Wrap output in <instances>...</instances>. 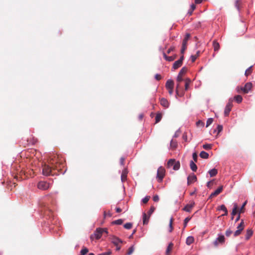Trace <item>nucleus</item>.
<instances>
[{"mask_svg":"<svg viewBox=\"0 0 255 255\" xmlns=\"http://www.w3.org/2000/svg\"><path fill=\"white\" fill-rule=\"evenodd\" d=\"M167 90L168 91V93L170 95H172L173 92V89H167Z\"/></svg>","mask_w":255,"mask_h":255,"instance_id":"69168bd1","label":"nucleus"},{"mask_svg":"<svg viewBox=\"0 0 255 255\" xmlns=\"http://www.w3.org/2000/svg\"><path fill=\"white\" fill-rule=\"evenodd\" d=\"M247 204V201H245L244 204H243L242 206L241 207L240 211H239V214L242 213L244 212V208Z\"/></svg>","mask_w":255,"mask_h":255,"instance_id":"09e8293b","label":"nucleus"},{"mask_svg":"<svg viewBox=\"0 0 255 255\" xmlns=\"http://www.w3.org/2000/svg\"><path fill=\"white\" fill-rule=\"evenodd\" d=\"M197 180L196 176L192 173L190 175H189L187 178V184L190 185L192 183L196 182Z\"/></svg>","mask_w":255,"mask_h":255,"instance_id":"9d476101","label":"nucleus"},{"mask_svg":"<svg viewBox=\"0 0 255 255\" xmlns=\"http://www.w3.org/2000/svg\"><path fill=\"white\" fill-rule=\"evenodd\" d=\"M134 250V249L133 246H131L128 249L127 253V255H131L133 253Z\"/></svg>","mask_w":255,"mask_h":255,"instance_id":"4c0bfd02","label":"nucleus"},{"mask_svg":"<svg viewBox=\"0 0 255 255\" xmlns=\"http://www.w3.org/2000/svg\"><path fill=\"white\" fill-rule=\"evenodd\" d=\"M253 66H251L246 70L245 75L246 77L250 75L253 72Z\"/></svg>","mask_w":255,"mask_h":255,"instance_id":"cd10ccee","label":"nucleus"},{"mask_svg":"<svg viewBox=\"0 0 255 255\" xmlns=\"http://www.w3.org/2000/svg\"><path fill=\"white\" fill-rule=\"evenodd\" d=\"M128 170L127 169H124L122 173L121 180L122 182H125L127 179Z\"/></svg>","mask_w":255,"mask_h":255,"instance_id":"f3484780","label":"nucleus"},{"mask_svg":"<svg viewBox=\"0 0 255 255\" xmlns=\"http://www.w3.org/2000/svg\"><path fill=\"white\" fill-rule=\"evenodd\" d=\"M253 85L251 82L247 83L244 87H241V90L245 94H247L252 88Z\"/></svg>","mask_w":255,"mask_h":255,"instance_id":"1a4fd4ad","label":"nucleus"},{"mask_svg":"<svg viewBox=\"0 0 255 255\" xmlns=\"http://www.w3.org/2000/svg\"><path fill=\"white\" fill-rule=\"evenodd\" d=\"M173 244L172 243H170L168 245V246L166 249V252H165L166 255H170V252H171V251L173 249Z\"/></svg>","mask_w":255,"mask_h":255,"instance_id":"6ab92c4d","label":"nucleus"},{"mask_svg":"<svg viewBox=\"0 0 255 255\" xmlns=\"http://www.w3.org/2000/svg\"><path fill=\"white\" fill-rule=\"evenodd\" d=\"M173 166V169L174 170H178L180 167V163L179 161H176L174 159H170L168 160L167 163V167L170 168Z\"/></svg>","mask_w":255,"mask_h":255,"instance_id":"7ed1b4c3","label":"nucleus"},{"mask_svg":"<svg viewBox=\"0 0 255 255\" xmlns=\"http://www.w3.org/2000/svg\"><path fill=\"white\" fill-rule=\"evenodd\" d=\"M196 8V5L194 3H192L191 5V7H190V9L192 10V11H194V10Z\"/></svg>","mask_w":255,"mask_h":255,"instance_id":"e2e57ef3","label":"nucleus"},{"mask_svg":"<svg viewBox=\"0 0 255 255\" xmlns=\"http://www.w3.org/2000/svg\"><path fill=\"white\" fill-rule=\"evenodd\" d=\"M176 96H178L179 97H182L184 95V93L182 91L181 87L180 88H178V90H177V88L176 87Z\"/></svg>","mask_w":255,"mask_h":255,"instance_id":"c85d7f7f","label":"nucleus"},{"mask_svg":"<svg viewBox=\"0 0 255 255\" xmlns=\"http://www.w3.org/2000/svg\"><path fill=\"white\" fill-rule=\"evenodd\" d=\"M194 241V239L192 236H189L187 237L186 241V243L187 245H190Z\"/></svg>","mask_w":255,"mask_h":255,"instance_id":"393cba45","label":"nucleus"},{"mask_svg":"<svg viewBox=\"0 0 255 255\" xmlns=\"http://www.w3.org/2000/svg\"><path fill=\"white\" fill-rule=\"evenodd\" d=\"M165 87L166 89H173L174 87V82L172 80H168L166 81L165 84Z\"/></svg>","mask_w":255,"mask_h":255,"instance_id":"4468645a","label":"nucleus"},{"mask_svg":"<svg viewBox=\"0 0 255 255\" xmlns=\"http://www.w3.org/2000/svg\"><path fill=\"white\" fill-rule=\"evenodd\" d=\"M165 170L164 168L160 166L158 168L157 173V178L159 182H161L165 176Z\"/></svg>","mask_w":255,"mask_h":255,"instance_id":"423d86ee","label":"nucleus"},{"mask_svg":"<svg viewBox=\"0 0 255 255\" xmlns=\"http://www.w3.org/2000/svg\"><path fill=\"white\" fill-rule=\"evenodd\" d=\"M253 232L251 230H248L246 235V239L248 240L250 237L253 235Z\"/></svg>","mask_w":255,"mask_h":255,"instance_id":"2f4dec72","label":"nucleus"},{"mask_svg":"<svg viewBox=\"0 0 255 255\" xmlns=\"http://www.w3.org/2000/svg\"><path fill=\"white\" fill-rule=\"evenodd\" d=\"M225 242V237L223 235H220L213 242V244L215 247L218 246L219 243L223 244Z\"/></svg>","mask_w":255,"mask_h":255,"instance_id":"f8f14e48","label":"nucleus"},{"mask_svg":"<svg viewBox=\"0 0 255 255\" xmlns=\"http://www.w3.org/2000/svg\"><path fill=\"white\" fill-rule=\"evenodd\" d=\"M88 249L86 248H85L81 251V255H85L88 253Z\"/></svg>","mask_w":255,"mask_h":255,"instance_id":"a18cd8bd","label":"nucleus"},{"mask_svg":"<svg viewBox=\"0 0 255 255\" xmlns=\"http://www.w3.org/2000/svg\"><path fill=\"white\" fill-rule=\"evenodd\" d=\"M49 164L52 166L53 170L60 171L64 166L63 161L59 159L58 157L54 156L50 160Z\"/></svg>","mask_w":255,"mask_h":255,"instance_id":"f257e3e1","label":"nucleus"},{"mask_svg":"<svg viewBox=\"0 0 255 255\" xmlns=\"http://www.w3.org/2000/svg\"><path fill=\"white\" fill-rule=\"evenodd\" d=\"M191 217H187L185 219L184 221V227L186 226L187 223L190 220Z\"/></svg>","mask_w":255,"mask_h":255,"instance_id":"603ef678","label":"nucleus"},{"mask_svg":"<svg viewBox=\"0 0 255 255\" xmlns=\"http://www.w3.org/2000/svg\"><path fill=\"white\" fill-rule=\"evenodd\" d=\"M218 209L219 210H222V212H224V214L222 216H227L228 215L227 209L224 205H222L218 207Z\"/></svg>","mask_w":255,"mask_h":255,"instance_id":"a211bd4d","label":"nucleus"},{"mask_svg":"<svg viewBox=\"0 0 255 255\" xmlns=\"http://www.w3.org/2000/svg\"><path fill=\"white\" fill-rule=\"evenodd\" d=\"M123 223V220L122 219H118L117 220H115L112 222L113 224H116V225H122Z\"/></svg>","mask_w":255,"mask_h":255,"instance_id":"58836bf2","label":"nucleus"},{"mask_svg":"<svg viewBox=\"0 0 255 255\" xmlns=\"http://www.w3.org/2000/svg\"><path fill=\"white\" fill-rule=\"evenodd\" d=\"M233 100L232 99H230L229 100L228 103L227 104L225 111H224V114L225 116H228L229 115V113L230 111H231V109L233 107Z\"/></svg>","mask_w":255,"mask_h":255,"instance_id":"6e6552de","label":"nucleus"},{"mask_svg":"<svg viewBox=\"0 0 255 255\" xmlns=\"http://www.w3.org/2000/svg\"><path fill=\"white\" fill-rule=\"evenodd\" d=\"M242 232V231L240 230H237L235 233H234V236L236 237L241 234Z\"/></svg>","mask_w":255,"mask_h":255,"instance_id":"13d9d810","label":"nucleus"},{"mask_svg":"<svg viewBox=\"0 0 255 255\" xmlns=\"http://www.w3.org/2000/svg\"><path fill=\"white\" fill-rule=\"evenodd\" d=\"M162 114L161 113H157L155 117V123H157L160 121L162 119Z\"/></svg>","mask_w":255,"mask_h":255,"instance_id":"72a5a7b5","label":"nucleus"},{"mask_svg":"<svg viewBox=\"0 0 255 255\" xmlns=\"http://www.w3.org/2000/svg\"><path fill=\"white\" fill-rule=\"evenodd\" d=\"M160 103L164 108H167L169 106L168 101L165 98H162L160 99Z\"/></svg>","mask_w":255,"mask_h":255,"instance_id":"2eb2a0df","label":"nucleus"},{"mask_svg":"<svg viewBox=\"0 0 255 255\" xmlns=\"http://www.w3.org/2000/svg\"><path fill=\"white\" fill-rule=\"evenodd\" d=\"M112 242L116 246H118L119 243H122L123 241L119 238L113 237L112 238Z\"/></svg>","mask_w":255,"mask_h":255,"instance_id":"dca6fc26","label":"nucleus"},{"mask_svg":"<svg viewBox=\"0 0 255 255\" xmlns=\"http://www.w3.org/2000/svg\"><path fill=\"white\" fill-rule=\"evenodd\" d=\"M107 215H108L109 217H111L112 216V214L110 213H109L108 214H107L106 212H104V217L106 218Z\"/></svg>","mask_w":255,"mask_h":255,"instance_id":"338daca9","label":"nucleus"},{"mask_svg":"<svg viewBox=\"0 0 255 255\" xmlns=\"http://www.w3.org/2000/svg\"><path fill=\"white\" fill-rule=\"evenodd\" d=\"M222 129H223V126L221 125H218L217 128V129L214 130L213 133H215L217 130H218L217 134H218L219 132H220L222 130Z\"/></svg>","mask_w":255,"mask_h":255,"instance_id":"ea45409f","label":"nucleus"},{"mask_svg":"<svg viewBox=\"0 0 255 255\" xmlns=\"http://www.w3.org/2000/svg\"><path fill=\"white\" fill-rule=\"evenodd\" d=\"M125 158L124 157H122L120 158V163L121 165H124L125 163Z\"/></svg>","mask_w":255,"mask_h":255,"instance_id":"052dcab7","label":"nucleus"},{"mask_svg":"<svg viewBox=\"0 0 255 255\" xmlns=\"http://www.w3.org/2000/svg\"><path fill=\"white\" fill-rule=\"evenodd\" d=\"M52 166L49 164V165L44 164L42 166V173L45 176H49L50 175H53L55 173H53Z\"/></svg>","mask_w":255,"mask_h":255,"instance_id":"39448f33","label":"nucleus"},{"mask_svg":"<svg viewBox=\"0 0 255 255\" xmlns=\"http://www.w3.org/2000/svg\"><path fill=\"white\" fill-rule=\"evenodd\" d=\"M213 46L215 51H218L219 50L220 44L216 40L213 41Z\"/></svg>","mask_w":255,"mask_h":255,"instance_id":"4be33fe9","label":"nucleus"},{"mask_svg":"<svg viewBox=\"0 0 255 255\" xmlns=\"http://www.w3.org/2000/svg\"><path fill=\"white\" fill-rule=\"evenodd\" d=\"M225 234H226V236L229 237L232 234V231L228 230L226 231Z\"/></svg>","mask_w":255,"mask_h":255,"instance_id":"bf43d9fd","label":"nucleus"},{"mask_svg":"<svg viewBox=\"0 0 255 255\" xmlns=\"http://www.w3.org/2000/svg\"><path fill=\"white\" fill-rule=\"evenodd\" d=\"M237 212H238V206H237V204L235 203L234 205V208L233 209L232 212V220L234 218V216L236 215Z\"/></svg>","mask_w":255,"mask_h":255,"instance_id":"5701e85b","label":"nucleus"},{"mask_svg":"<svg viewBox=\"0 0 255 255\" xmlns=\"http://www.w3.org/2000/svg\"><path fill=\"white\" fill-rule=\"evenodd\" d=\"M150 196H146L145 197H144L143 199H142V202L144 203V204H146L148 202V201H149V199H150Z\"/></svg>","mask_w":255,"mask_h":255,"instance_id":"8fccbe9b","label":"nucleus"},{"mask_svg":"<svg viewBox=\"0 0 255 255\" xmlns=\"http://www.w3.org/2000/svg\"><path fill=\"white\" fill-rule=\"evenodd\" d=\"M116 211L117 213H120L122 212V209L119 207H117L116 208Z\"/></svg>","mask_w":255,"mask_h":255,"instance_id":"774afa93","label":"nucleus"},{"mask_svg":"<svg viewBox=\"0 0 255 255\" xmlns=\"http://www.w3.org/2000/svg\"><path fill=\"white\" fill-rule=\"evenodd\" d=\"M153 200L154 201V202H157L159 200V197L158 195H155L153 196Z\"/></svg>","mask_w":255,"mask_h":255,"instance_id":"680f3d73","label":"nucleus"},{"mask_svg":"<svg viewBox=\"0 0 255 255\" xmlns=\"http://www.w3.org/2000/svg\"><path fill=\"white\" fill-rule=\"evenodd\" d=\"M176 58V56H168L167 58V61H173Z\"/></svg>","mask_w":255,"mask_h":255,"instance_id":"6e6d98bb","label":"nucleus"},{"mask_svg":"<svg viewBox=\"0 0 255 255\" xmlns=\"http://www.w3.org/2000/svg\"><path fill=\"white\" fill-rule=\"evenodd\" d=\"M200 156L202 158L207 159L209 157V154L204 151H202L200 153Z\"/></svg>","mask_w":255,"mask_h":255,"instance_id":"7c9ffc66","label":"nucleus"},{"mask_svg":"<svg viewBox=\"0 0 255 255\" xmlns=\"http://www.w3.org/2000/svg\"><path fill=\"white\" fill-rule=\"evenodd\" d=\"M212 147V144H205L203 145V148L206 150L210 149Z\"/></svg>","mask_w":255,"mask_h":255,"instance_id":"37998d69","label":"nucleus"},{"mask_svg":"<svg viewBox=\"0 0 255 255\" xmlns=\"http://www.w3.org/2000/svg\"><path fill=\"white\" fill-rule=\"evenodd\" d=\"M234 100L238 103H240L243 100L242 97L241 95H236L234 97Z\"/></svg>","mask_w":255,"mask_h":255,"instance_id":"473e14b6","label":"nucleus"},{"mask_svg":"<svg viewBox=\"0 0 255 255\" xmlns=\"http://www.w3.org/2000/svg\"><path fill=\"white\" fill-rule=\"evenodd\" d=\"M124 226L126 229H130L132 228V224L131 223H127L125 224Z\"/></svg>","mask_w":255,"mask_h":255,"instance_id":"a19ab883","label":"nucleus"},{"mask_svg":"<svg viewBox=\"0 0 255 255\" xmlns=\"http://www.w3.org/2000/svg\"><path fill=\"white\" fill-rule=\"evenodd\" d=\"M104 233L108 234V231L106 229L97 228L94 234L91 236V239L93 240L94 237H95L96 239H99Z\"/></svg>","mask_w":255,"mask_h":255,"instance_id":"20e7f679","label":"nucleus"},{"mask_svg":"<svg viewBox=\"0 0 255 255\" xmlns=\"http://www.w3.org/2000/svg\"><path fill=\"white\" fill-rule=\"evenodd\" d=\"M213 181H210L207 183V186L208 187H211L212 185L213 184Z\"/></svg>","mask_w":255,"mask_h":255,"instance_id":"0e129e2a","label":"nucleus"},{"mask_svg":"<svg viewBox=\"0 0 255 255\" xmlns=\"http://www.w3.org/2000/svg\"><path fill=\"white\" fill-rule=\"evenodd\" d=\"M186 48H187V45H182V48L181 49V53L182 54H183L184 51L186 49Z\"/></svg>","mask_w":255,"mask_h":255,"instance_id":"864d4df0","label":"nucleus"},{"mask_svg":"<svg viewBox=\"0 0 255 255\" xmlns=\"http://www.w3.org/2000/svg\"><path fill=\"white\" fill-rule=\"evenodd\" d=\"M191 83V81L189 78H186L185 80V90L186 91L188 90L189 86Z\"/></svg>","mask_w":255,"mask_h":255,"instance_id":"a878e982","label":"nucleus"},{"mask_svg":"<svg viewBox=\"0 0 255 255\" xmlns=\"http://www.w3.org/2000/svg\"><path fill=\"white\" fill-rule=\"evenodd\" d=\"M190 167L193 171H194V172L196 171V170L197 169V167L196 165L195 164V163L194 162V161H191L190 162Z\"/></svg>","mask_w":255,"mask_h":255,"instance_id":"bb28decb","label":"nucleus"},{"mask_svg":"<svg viewBox=\"0 0 255 255\" xmlns=\"http://www.w3.org/2000/svg\"><path fill=\"white\" fill-rule=\"evenodd\" d=\"M213 122V119L212 118H209L207 120L206 122V127L209 126Z\"/></svg>","mask_w":255,"mask_h":255,"instance_id":"49530a36","label":"nucleus"},{"mask_svg":"<svg viewBox=\"0 0 255 255\" xmlns=\"http://www.w3.org/2000/svg\"><path fill=\"white\" fill-rule=\"evenodd\" d=\"M182 64V63L181 62V60H177L175 61L173 65V68L174 69H177L179 67H180Z\"/></svg>","mask_w":255,"mask_h":255,"instance_id":"412c9836","label":"nucleus"},{"mask_svg":"<svg viewBox=\"0 0 255 255\" xmlns=\"http://www.w3.org/2000/svg\"><path fill=\"white\" fill-rule=\"evenodd\" d=\"M237 228H238V230H240L242 231L243 230V229L244 228V222L243 220H242L241 221L240 224L238 225Z\"/></svg>","mask_w":255,"mask_h":255,"instance_id":"e433bc0d","label":"nucleus"},{"mask_svg":"<svg viewBox=\"0 0 255 255\" xmlns=\"http://www.w3.org/2000/svg\"><path fill=\"white\" fill-rule=\"evenodd\" d=\"M177 143L176 141L171 140L170 142V146L173 149L177 147Z\"/></svg>","mask_w":255,"mask_h":255,"instance_id":"c9c22d12","label":"nucleus"},{"mask_svg":"<svg viewBox=\"0 0 255 255\" xmlns=\"http://www.w3.org/2000/svg\"><path fill=\"white\" fill-rule=\"evenodd\" d=\"M173 222V218H171L170 219V222H169V228H170L169 232H171L173 230V226H172Z\"/></svg>","mask_w":255,"mask_h":255,"instance_id":"79ce46f5","label":"nucleus"},{"mask_svg":"<svg viewBox=\"0 0 255 255\" xmlns=\"http://www.w3.org/2000/svg\"><path fill=\"white\" fill-rule=\"evenodd\" d=\"M187 68L185 67H183L180 71L179 73H178V75L177 77L176 82H177V90L178 88H181V85L180 83L182 81H183V77L184 74L187 72Z\"/></svg>","mask_w":255,"mask_h":255,"instance_id":"f03ea898","label":"nucleus"},{"mask_svg":"<svg viewBox=\"0 0 255 255\" xmlns=\"http://www.w3.org/2000/svg\"><path fill=\"white\" fill-rule=\"evenodd\" d=\"M50 184L46 181H41L38 183L37 188L40 190H45L49 188Z\"/></svg>","mask_w":255,"mask_h":255,"instance_id":"0eeeda50","label":"nucleus"},{"mask_svg":"<svg viewBox=\"0 0 255 255\" xmlns=\"http://www.w3.org/2000/svg\"><path fill=\"white\" fill-rule=\"evenodd\" d=\"M155 208V207H154L153 206H151L150 207V210L148 211L147 214H148V215L150 216L152 214V213L154 211Z\"/></svg>","mask_w":255,"mask_h":255,"instance_id":"de8ad7c7","label":"nucleus"},{"mask_svg":"<svg viewBox=\"0 0 255 255\" xmlns=\"http://www.w3.org/2000/svg\"><path fill=\"white\" fill-rule=\"evenodd\" d=\"M186 48H187V45H182V48L181 49V53L182 54H183L184 51L186 49Z\"/></svg>","mask_w":255,"mask_h":255,"instance_id":"5fc2aeb1","label":"nucleus"},{"mask_svg":"<svg viewBox=\"0 0 255 255\" xmlns=\"http://www.w3.org/2000/svg\"><path fill=\"white\" fill-rule=\"evenodd\" d=\"M190 37V34L189 33H186L183 40L182 45H187V41L189 39Z\"/></svg>","mask_w":255,"mask_h":255,"instance_id":"b1692460","label":"nucleus"},{"mask_svg":"<svg viewBox=\"0 0 255 255\" xmlns=\"http://www.w3.org/2000/svg\"><path fill=\"white\" fill-rule=\"evenodd\" d=\"M196 125L199 127H203L204 126V123L201 120H199L196 122Z\"/></svg>","mask_w":255,"mask_h":255,"instance_id":"c03bdc74","label":"nucleus"},{"mask_svg":"<svg viewBox=\"0 0 255 255\" xmlns=\"http://www.w3.org/2000/svg\"><path fill=\"white\" fill-rule=\"evenodd\" d=\"M192 157H193V159L194 161L196 162L197 161V158H198L197 153L196 152L193 153V155H192Z\"/></svg>","mask_w":255,"mask_h":255,"instance_id":"3c124183","label":"nucleus"},{"mask_svg":"<svg viewBox=\"0 0 255 255\" xmlns=\"http://www.w3.org/2000/svg\"><path fill=\"white\" fill-rule=\"evenodd\" d=\"M200 54V51H197L196 55H191V59L192 62H195L197 58L199 56Z\"/></svg>","mask_w":255,"mask_h":255,"instance_id":"f704fd0d","label":"nucleus"},{"mask_svg":"<svg viewBox=\"0 0 255 255\" xmlns=\"http://www.w3.org/2000/svg\"><path fill=\"white\" fill-rule=\"evenodd\" d=\"M194 205L195 203L194 202H192L190 204H187L183 209V210L186 212H190L192 208L194 207Z\"/></svg>","mask_w":255,"mask_h":255,"instance_id":"ddd939ff","label":"nucleus"},{"mask_svg":"<svg viewBox=\"0 0 255 255\" xmlns=\"http://www.w3.org/2000/svg\"><path fill=\"white\" fill-rule=\"evenodd\" d=\"M161 78H162L161 76L158 74H156L155 75V79L157 81L160 80V79H161Z\"/></svg>","mask_w":255,"mask_h":255,"instance_id":"4d7b16f0","label":"nucleus"},{"mask_svg":"<svg viewBox=\"0 0 255 255\" xmlns=\"http://www.w3.org/2000/svg\"><path fill=\"white\" fill-rule=\"evenodd\" d=\"M150 216H147L146 214L144 213L143 214V225H146L148 223Z\"/></svg>","mask_w":255,"mask_h":255,"instance_id":"aec40b11","label":"nucleus"},{"mask_svg":"<svg viewBox=\"0 0 255 255\" xmlns=\"http://www.w3.org/2000/svg\"><path fill=\"white\" fill-rule=\"evenodd\" d=\"M209 173L211 177H213L217 175V174L218 173V171L216 169L214 168V169L210 170L209 171Z\"/></svg>","mask_w":255,"mask_h":255,"instance_id":"c756f323","label":"nucleus"},{"mask_svg":"<svg viewBox=\"0 0 255 255\" xmlns=\"http://www.w3.org/2000/svg\"><path fill=\"white\" fill-rule=\"evenodd\" d=\"M223 189V186H220V187H219L217 190H216L214 192L211 193V194L209 196V198H212L218 195L220 193H221L222 192Z\"/></svg>","mask_w":255,"mask_h":255,"instance_id":"9b49d317","label":"nucleus"}]
</instances>
